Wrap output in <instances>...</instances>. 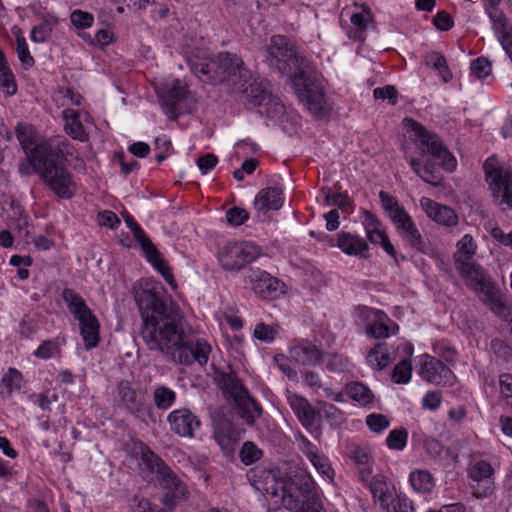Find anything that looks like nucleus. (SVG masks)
Instances as JSON below:
<instances>
[{
  "label": "nucleus",
  "instance_id": "1",
  "mask_svg": "<svg viewBox=\"0 0 512 512\" xmlns=\"http://www.w3.org/2000/svg\"><path fill=\"white\" fill-rule=\"evenodd\" d=\"M134 297L142 319L140 336L149 350L176 364L208 363L211 346L187 327L180 307L162 287L141 288Z\"/></svg>",
  "mask_w": 512,
  "mask_h": 512
},
{
  "label": "nucleus",
  "instance_id": "2",
  "mask_svg": "<svg viewBox=\"0 0 512 512\" xmlns=\"http://www.w3.org/2000/svg\"><path fill=\"white\" fill-rule=\"evenodd\" d=\"M190 66L192 72L203 82L213 84L227 82L231 85H239L241 91L247 92L241 82L246 81L249 71L236 54L221 52L213 58H197L191 61Z\"/></svg>",
  "mask_w": 512,
  "mask_h": 512
},
{
  "label": "nucleus",
  "instance_id": "3",
  "mask_svg": "<svg viewBox=\"0 0 512 512\" xmlns=\"http://www.w3.org/2000/svg\"><path fill=\"white\" fill-rule=\"evenodd\" d=\"M46 154L33 165L43 182L62 199H71L77 192L73 175L64 164V151L60 144L55 148L41 147Z\"/></svg>",
  "mask_w": 512,
  "mask_h": 512
},
{
  "label": "nucleus",
  "instance_id": "4",
  "mask_svg": "<svg viewBox=\"0 0 512 512\" xmlns=\"http://www.w3.org/2000/svg\"><path fill=\"white\" fill-rule=\"evenodd\" d=\"M291 82L300 101L315 118L325 119L330 116L332 103L326 96L320 74L301 70L291 77Z\"/></svg>",
  "mask_w": 512,
  "mask_h": 512
},
{
  "label": "nucleus",
  "instance_id": "5",
  "mask_svg": "<svg viewBox=\"0 0 512 512\" xmlns=\"http://www.w3.org/2000/svg\"><path fill=\"white\" fill-rule=\"evenodd\" d=\"M405 126L414 133V141L419 149L421 156L432 155L433 158L440 160L441 166L446 171L455 170L457 161L454 155L446 148L440 137L428 131L422 124L411 119H404Z\"/></svg>",
  "mask_w": 512,
  "mask_h": 512
},
{
  "label": "nucleus",
  "instance_id": "6",
  "mask_svg": "<svg viewBox=\"0 0 512 512\" xmlns=\"http://www.w3.org/2000/svg\"><path fill=\"white\" fill-rule=\"evenodd\" d=\"M312 488V481L308 477L286 484L283 500L287 507L294 512H326L321 503L310 498Z\"/></svg>",
  "mask_w": 512,
  "mask_h": 512
},
{
  "label": "nucleus",
  "instance_id": "7",
  "mask_svg": "<svg viewBox=\"0 0 512 512\" xmlns=\"http://www.w3.org/2000/svg\"><path fill=\"white\" fill-rule=\"evenodd\" d=\"M483 168L493 196L512 209V169L501 165L495 157L488 158Z\"/></svg>",
  "mask_w": 512,
  "mask_h": 512
},
{
  "label": "nucleus",
  "instance_id": "8",
  "mask_svg": "<svg viewBox=\"0 0 512 512\" xmlns=\"http://www.w3.org/2000/svg\"><path fill=\"white\" fill-rule=\"evenodd\" d=\"M244 283L262 300H275L286 292V284L265 270L250 267L244 274Z\"/></svg>",
  "mask_w": 512,
  "mask_h": 512
},
{
  "label": "nucleus",
  "instance_id": "9",
  "mask_svg": "<svg viewBox=\"0 0 512 512\" xmlns=\"http://www.w3.org/2000/svg\"><path fill=\"white\" fill-rule=\"evenodd\" d=\"M260 254V248L251 242H234L222 248L218 254V261L227 271L241 270L256 260Z\"/></svg>",
  "mask_w": 512,
  "mask_h": 512
},
{
  "label": "nucleus",
  "instance_id": "10",
  "mask_svg": "<svg viewBox=\"0 0 512 512\" xmlns=\"http://www.w3.org/2000/svg\"><path fill=\"white\" fill-rule=\"evenodd\" d=\"M267 61L281 73H288L296 63V52L289 39L282 35L272 36L267 48Z\"/></svg>",
  "mask_w": 512,
  "mask_h": 512
},
{
  "label": "nucleus",
  "instance_id": "11",
  "mask_svg": "<svg viewBox=\"0 0 512 512\" xmlns=\"http://www.w3.org/2000/svg\"><path fill=\"white\" fill-rule=\"evenodd\" d=\"M16 137L24 150L28 161L33 166L37 159L40 160L46 154L41 152V147L55 148L60 143L53 140L36 141V131L32 125L18 123L15 127Z\"/></svg>",
  "mask_w": 512,
  "mask_h": 512
},
{
  "label": "nucleus",
  "instance_id": "12",
  "mask_svg": "<svg viewBox=\"0 0 512 512\" xmlns=\"http://www.w3.org/2000/svg\"><path fill=\"white\" fill-rule=\"evenodd\" d=\"M498 4L499 2H488L486 12L498 41L512 62V24Z\"/></svg>",
  "mask_w": 512,
  "mask_h": 512
},
{
  "label": "nucleus",
  "instance_id": "13",
  "mask_svg": "<svg viewBox=\"0 0 512 512\" xmlns=\"http://www.w3.org/2000/svg\"><path fill=\"white\" fill-rule=\"evenodd\" d=\"M343 15L348 16L353 25L348 37L357 41L365 40L368 28L374 27V16L370 8L354 2L351 7L347 6L342 10L341 16Z\"/></svg>",
  "mask_w": 512,
  "mask_h": 512
},
{
  "label": "nucleus",
  "instance_id": "14",
  "mask_svg": "<svg viewBox=\"0 0 512 512\" xmlns=\"http://www.w3.org/2000/svg\"><path fill=\"white\" fill-rule=\"evenodd\" d=\"M131 232L135 240L140 244L146 259L152 266L165 278V280H173V274L168 263L162 258L161 253L152 241L147 237L140 225L132 227Z\"/></svg>",
  "mask_w": 512,
  "mask_h": 512
},
{
  "label": "nucleus",
  "instance_id": "15",
  "mask_svg": "<svg viewBox=\"0 0 512 512\" xmlns=\"http://www.w3.org/2000/svg\"><path fill=\"white\" fill-rule=\"evenodd\" d=\"M419 374L423 380L436 385H452L454 381L451 369L440 360L427 354L421 357Z\"/></svg>",
  "mask_w": 512,
  "mask_h": 512
},
{
  "label": "nucleus",
  "instance_id": "16",
  "mask_svg": "<svg viewBox=\"0 0 512 512\" xmlns=\"http://www.w3.org/2000/svg\"><path fill=\"white\" fill-rule=\"evenodd\" d=\"M117 394L125 410L135 418L144 420L146 414H151V406H146L144 400L138 397L137 390L130 381H120Z\"/></svg>",
  "mask_w": 512,
  "mask_h": 512
},
{
  "label": "nucleus",
  "instance_id": "17",
  "mask_svg": "<svg viewBox=\"0 0 512 512\" xmlns=\"http://www.w3.org/2000/svg\"><path fill=\"white\" fill-rule=\"evenodd\" d=\"M167 422L173 433L186 438H193L195 430L199 429L201 425L198 416L187 408L171 411L167 416Z\"/></svg>",
  "mask_w": 512,
  "mask_h": 512
},
{
  "label": "nucleus",
  "instance_id": "18",
  "mask_svg": "<svg viewBox=\"0 0 512 512\" xmlns=\"http://www.w3.org/2000/svg\"><path fill=\"white\" fill-rule=\"evenodd\" d=\"M159 99L165 114L171 120L179 116L178 104L186 98L187 89L181 80L175 79L159 92Z\"/></svg>",
  "mask_w": 512,
  "mask_h": 512
},
{
  "label": "nucleus",
  "instance_id": "19",
  "mask_svg": "<svg viewBox=\"0 0 512 512\" xmlns=\"http://www.w3.org/2000/svg\"><path fill=\"white\" fill-rule=\"evenodd\" d=\"M392 223L401 237L408 242L413 249L422 253L426 251V242L412 217L407 212L397 217Z\"/></svg>",
  "mask_w": 512,
  "mask_h": 512
},
{
  "label": "nucleus",
  "instance_id": "20",
  "mask_svg": "<svg viewBox=\"0 0 512 512\" xmlns=\"http://www.w3.org/2000/svg\"><path fill=\"white\" fill-rule=\"evenodd\" d=\"M459 275L472 287L476 293L480 294L493 282L484 269L474 261L455 265Z\"/></svg>",
  "mask_w": 512,
  "mask_h": 512
},
{
  "label": "nucleus",
  "instance_id": "21",
  "mask_svg": "<svg viewBox=\"0 0 512 512\" xmlns=\"http://www.w3.org/2000/svg\"><path fill=\"white\" fill-rule=\"evenodd\" d=\"M420 202L426 215L436 223L447 227L457 225L458 215L452 208L441 205L427 197H423Z\"/></svg>",
  "mask_w": 512,
  "mask_h": 512
},
{
  "label": "nucleus",
  "instance_id": "22",
  "mask_svg": "<svg viewBox=\"0 0 512 512\" xmlns=\"http://www.w3.org/2000/svg\"><path fill=\"white\" fill-rule=\"evenodd\" d=\"M337 246L347 255L361 259H369V246L364 238L349 232H340L337 235Z\"/></svg>",
  "mask_w": 512,
  "mask_h": 512
},
{
  "label": "nucleus",
  "instance_id": "23",
  "mask_svg": "<svg viewBox=\"0 0 512 512\" xmlns=\"http://www.w3.org/2000/svg\"><path fill=\"white\" fill-rule=\"evenodd\" d=\"M214 379L224 396L231 398L234 402L237 399L241 400V396L248 392L237 375L232 371H217L215 372Z\"/></svg>",
  "mask_w": 512,
  "mask_h": 512
},
{
  "label": "nucleus",
  "instance_id": "24",
  "mask_svg": "<svg viewBox=\"0 0 512 512\" xmlns=\"http://www.w3.org/2000/svg\"><path fill=\"white\" fill-rule=\"evenodd\" d=\"M283 203V192L279 187H268L260 190L254 200L256 210L262 213L269 210H279Z\"/></svg>",
  "mask_w": 512,
  "mask_h": 512
},
{
  "label": "nucleus",
  "instance_id": "25",
  "mask_svg": "<svg viewBox=\"0 0 512 512\" xmlns=\"http://www.w3.org/2000/svg\"><path fill=\"white\" fill-rule=\"evenodd\" d=\"M483 297V301L489 304L491 311L498 317L511 321V307L507 305L503 295L492 283L490 286H486V289L480 293Z\"/></svg>",
  "mask_w": 512,
  "mask_h": 512
},
{
  "label": "nucleus",
  "instance_id": "26",
  "mask_svg": "<svg viewBox=\"0 0 512 512\" xmlns=\"http://www.w3.org/2000/svg\"><path fill=\"white\" fill-rule=\"evenodd\" d=\"M291 359L301 365L314 366L320 363L322 352L310 342H299L289 349Z\"/></svg>",
  "mask_w": 512,
  "mask_h": 512
},
{
  "label": "nucleus",
  "instance_id": "27",
  "mask_svg": "<svg viewBox=\"0 0 512 512\" xmlns=\"http://www.w3.org/2000/svg\"><path fill=\"white\" fill-rule=\"evenodd\" d=\"M364 483L367 484L374 501L378 502L380 507L396 494L394 487L383 475L370 476L368 482Z\"/></svg>",
  "mask_w": 512,
  "mask_h": 512
},
{
  "label": "nucleus",
  "instance_id": "28",
  "mask_svg": "<svg viewBox=\"0 0 512 512\" xmlns=\"http://www.w3.org/2000/svg\"><path fill=\"white\" fill-rule=\"evenodd\" d=\"M136 454L139 456V468L141 472L145 474L144 477L153 473L157 475L162 466L166 464L157 454L142 442L139 443Z\"/></svg>",
  "mask_w": 512,
  "mask_h": 512
},
{
  "label": "nucleus",
  "instance_id": "29",
  "mask_svg": "<svg viewBox=\"0 0 512 512\" xmlns=\"http://www.w3.org/2000/svg\"><path fill=\"white\" fill-rule=\"evenodd\" d=\"M349 457L358 465L359 479L368 482L372 475V457L367 448L351 445L348 450Z\"/></svg>",
  "mask_w": 512,
  "mask_h": 512
},
{
  "label": "nucleus",
  "instance_id": "30",
  "mask_svg": "<svg viewBox=\"0 0 512 512\" xmlns=\"http://www.w3.org/2000/svg\"><path fill=\"white\" fill-rule=\"evenodd\" d=\"M62 297L67 304L69 311L78 321L88 317L89 314H93L91 309L87 306L85 300L75 290L70 288L63 289Z\"/></svg>",
  "mask_w": 512,
  "mask_h": 512
},
{
  "label": "nucleus",
  "instance_id": "31",
  "mask_svg": "<svg viewBox=\"0 0 512 512\" xmlns=\"http://www.w3.org/2000/svg\"><path fill=\"white\" fill-rule=\"evenodd\" d=\"M79 325L85 348L92 349L96 347L100 341V324L97 317L94 314H89L88 317L79 320Z\"/></svg>",
  "mask_w": 512,
  "mask_h": 512
},
{
  "label": "nucleus",
  "instance_id": "32",
  "mask_svg": "<svg viewBox=\"0 0 512 512\" xmlns=\"http://www.w3.org/2000/svg\"><path fill=\"white\" fill-rule=\"evenodd\" d=\"M214 439L226 454L233 452L236 436L232 423L229 421L219 422L215 427Z\"/></svg>",
  "mask_w": 512,
  "mask_h": 512
},
{
  "label": "nucleus",
  "instance_id": "33",
  "mask_svg": "<svg viewBox=\"0 0 512 512\" xmlns=\"http://www.w3.org/2000/svg\"><path fill=\"white\" fill-rule=\"evenodd\" d=\"M234 403L239 410L241 418L250 426H252L255 420L262 414L261 406L250 396L249 392H246L241 396V400L237 399Z\"/></svg>",
  "mask_w": 512,
  "mask_h": 512
},
{
  "label": "nucleus",
  "instance_id": "34",
  "mask_svg": "<svg viewBox=\"0 0 512 512\" xmlns=\"http://www.w3.org/2000/svg\"><path fill=\"white\" fill-rule=\"evenodd\" d=\"M411 169L419 176L423 181L433 186H437L440 183V178L435 174V165L431 159H427L423 162L414 157H406Z\"/></svg>",
  "mask_w": 512,
  "mask_h": 512
},
{
  "label": "nucleus",
  "instance_id": "35",
  "mask_svg": "<svg viewBox=\"0 0 512 512\" xmlns=\"http://www.w3.org/2000/svg\"><path fill=\"white\" fill-rule=\"evenodd\" d=\"M160 485L170 491L173 494V497L178 495H184L185 486L183 482L178 478V476L174 473V471L168 467L166 464L162 466V468L158 471L156 475Z\"/></svg>",
  "mask_w": 512,
  "mask_h": 512
},
{
  "label": "nucleus",
  "instance_id": "36",
  "mask_svg": "<svg viewBox=\"0 0 512 512\" xmlns=\"http://www.w3.org/2000/svg\"><path fill=\"white\" fill-rule=\"evenodd\" d=\"M454 253L455 265L473 261V256L477 250V244L470 234L464 235L456 244Z\"/></svg>",
  "mask_w": 512,
  "mask_h": 512
},
{
  "label": "nucleus",
  "instance_id": "37",
  "mask_svg": "<svg viewBox=\"0 0 512 512\" xmlns=\"http://www.w3.org/2000/svg\"><path fill=\"white\" fill-rule=\"evenodd\" d=\"M22 385V373L16 368L10 367L1 379L0 394L3 397H10L14 391H19Z\"/></svg>",
  "mask_w": 512,
  "mask_h": 512
},
{
  "label": "nucleus",
  "instance_id": "38",
  "mask_svg": "<svg viewBox=\"0 0 512 512\" xmlns=\"http://www.w3.org/2000/svg\"><path fill=\"white\" fill-rule=\"evenodd\" d=\"M152 399L156 408L166 411L175 404L177 394L172 388L166 385H158L153 390Z\"/></svg>",
  "mask_w": 512,
  "mask_h": 512
},
{
  "label": "nucleus",
  "instance_id": "39",
  "mask_svg": "<svg viewBox=\"0 0 512 512\" xmlns=\"http://www.w3.org/2000/svg\"><path fill=\"white\" fill-rule=\"evenodd\" d=\"M366 361L374 370H382L389 365L391 359L386 343H377L367 354Z\"/></svg>",
  "mask_w": 512,
  "mask_h": 512
},
{
  "label": "nucleus",
  "instance_id": "40",
  "mask_svg": "<svg viewBox=\"0 0 512 512\" xmlns=\"http://www.w3.org/2000/svg\"><path fill=\"white\" fill-rule=\"evenodd\" d=\"M63 117L66 121L65 131L72 138L80 141L86 140V133L84 127L80 121L78 112L72 109H66L63 111Z\"/></svg>",
  "mask_w": 512,
  "mask_h": 512
},
{
  "label": "nucleus",
  "instance_id": "41",
  "mask_svg": "<svg viewBox=\"0 0 512 512\" xmlns=\"http://www.w3.org/2000/svg\"><path fill=\"white\" fill-rule=\"evenodd\" d=\"M320 362L331 372H347L351 369L349 359L337 353H322Z\"/></svg>",
  "mask_w": 512,
  "mask_h": 512
},
{
  "label": "nucleus",
  "instance_id": "42",
  "mask_svg": "<svg viewBox=\"0 0 512 512\" xmlns=\"http://www.w3.org/2000/svg\"><path fill=\"white\" fill-rule=\"evenodd\" d=\"M494 469L491 464L485 460H479L471 463L468 468V476L475 482H482L492 479Z\"/></svg>",
  "mask_w": 512,
  "mask_h": 512
},
{
  "label": "nucleus",
  "instance_id": "43",
  "mask_svg": "<svg viewBox=\"0 0 512 512\" xmlns=\"http://www.w3.org/2000/svg\"><path fill=\"white\" fill-rule=\"evenodd\" d=\"M347 394L349 397L359 402L361 405H368L373 401L372 391L360 382H351L347 385Z\"/></svg>",
  "mask_w": 512,
  "mask_h": 512
},
{
  "label": "nucleus",
  "instance_id": "44",
  "mask_svg": "<svg viewBox=\"0 0 512 512\" xmlns=\"http://www.w3.org/2000/svg\"><path fill=\"white\" fill-rule=\"evenodd\" d=\"M380 508L383 512H415L413 502L406 496L397 494Z\"/></svg>",
  "mask_w": 512,
  "mask_h": 512
},
{
  "label": "nucleus",
  "instance_id": "45",
  "mask_svg": "<svg viewBox=\"0 0 512 512\" xmlns=\"http://www.w3.org/2000/svg\"><path fill=\"white\" fill-rule=\"evenodd\" d=\"M424 62L426 66H431L437 70L443 77L444 81L451 78V73L448 69L446 58L436 51H431L425 55Z\"/></svg>",
  "mask_w": 512,
  "mask_h": 512
},
{
  "label": "nucleus",
  "instance_id": "46",
  "mask_svg": "<svg viewBox=\"0 0 512 512\" xmlns=\"http://www.w3.org/2000/svg\"><path fill=\"white\" fill-rule=\"evenodd\" d=\"M412 487L419 492L426 493L433 488V480L431 474L426 470L414 471L409 477Z\"/></svg>",
  "mask_w": 512,
  "mask_h": 512
},
{
  "label": "nucleus",
  "instance_id": "47",
  "mask_svg": "<svg viewBox=\"0 0 512 512\" xmlns=\"http://www.w3.org/2000/svg\"><path fill=\"white\" fill-rule=\"evenodd\" d=\"M379 198L383 209L389 214L391 221L402 215L405 209L400 206L398 200L385 191H380Z\"/></svg>",
  "mask_w": 512,
  "mask_h": 512
},
{
  "label": "nucleus",
  "instance_id": "48",
  "mask_svg": "<svg viewBox=\"0 0 512 512\" xmlns=\"http://www.w3.org/2000/svg\"><path fill=\"white\" fill-rule=\"evenodd\" d=\"M388 321L390 325L381 320L375 321L367 328V334L377 339L388 337L391 333L395 334L398 330V325L389 319Z\"/></svg>",
  "mask_w": 512,
  "mask_h": 512
},
{
  "label": "nucleus",
  "instance_id": "49",
  "mask_svg": "<svg viewBox=\"0 0 512 512\" xmlns=\"http://www.w3.org/2000/svg\"><path fill=\"white\" fill-rule=\"evenodd\" d=\"M278 330L279 325L277 324L267 325L263 322H259L254 328L253 336L257 340L270 343L276 338Z\"/></svg>",
  "mask_w": 512,
  "mask_h": 512
},
{
  "label": "nucleus",
  "instance_id": "50",
  "mask_svg": "<svg viewBox=\"0 0 512 512\" xmlns=\"http://www.w3.org/2000/svg\"><path fill=\"white\" fill-rule=\"evenodd\" d=\"M263 455L262 450H260L253 442L246 441L239 453L240 459L243 464L251 465L258 461Z\"/></svg>",
  "mask_w": 512,
  "mask_h": 512
},
{
  "label": "nucleus",
  "instance_id": "51",
  "mask_svg": "<svg viewBox=\"0 0 512 512\" xmlns=\"http://www.w3.org/2000/svg\"><path fill=\"white\" fill-rule=\"evenodd\" d=\"M412 375V365L409 360L400 361L392 371V379L395 383L406 384L410 381Z\"/></svg>",
  "mask_w": 512,
  "mask_h": 512
},
{
  "label": "nucleus",
  "instance_id": "52",
  "mask_svg": "<svg viewBox=\"0 0 512 512\" xmlns=\"http://www.w3.org/2000/svg\"><path fill=\"white\" fill-rule=\"evenodd\" d=\"M408 431L405 428L394 429L390 431L386 439V444L390 449L403 450L407 444Z\"/></svg>",
  "mask_w": 512,
  "mask_h": 512
},
{
  "label": "nucleus",
  "instance_id": "53",
  "mask_svg": "<svg viewBox=\"0 0 512 512\" xmlns=\"http://www.w3.org/2000/svg\"><path fill=\"white\" fill-rule=\"evenodd\" d=\"M0 88L8 96H12L17 92L16 80L9 66L0 71Z\"/></svg>",
  "mask_w": 512,
  "mask_h": 512
},
{
  "label": "nucleus",
  "instance_id": "54",
  "mask_svg": "<svg viewBox=\"0 0 512 512\" xmlns=\"http://www.w3.org/2000/svg\"><path fill=\"white\" fill-rule=\"evenodd\" d=\"M16 51L18 54V58L23 66L24 69L31 68L35 61L34 58L30 55L28 44L26 42V39L23 36H18L16 39Z\"/></svg>",
  "mask_w": 512,
  "mask_h": 512
},
{
  "label": "nucleus",
  "instance_id": "55",
  "mask_svg": "<svg viewBox=\"0 0 512 512\" xmlns=\"http://www.w3.org/2000/svg\"><path fill=\"white\" fill-rule=\"evenodd\" d=\"M58 354H60V348L57 340L44 341L34 351V356L39 359H49Z\"/></svg>",
  "mask_w": 512,
  "mask_h": 512
},
{
  "label": "nucleus",
  "instance_id": "56",
  "mask_svg": "<svg viewBox=\"0 0 512 512\" xmlns=\"http://www.w3.org/2000/svg\"><path fill=\"white\" fill-rule=\"evenodd\" d=\"M310 462L316 468V470L326 479L332 480L334 477V470L332 469L328 458L319 453L315 457H313Z\"/></svg>",
  "mask_w": 512,
  "mask_h": 512
},
{
  "label": "nucleus",
  "instance_id": "57",
  "mask_svg": "<svg viewBox=\"0 0 512 512\" xmlns=\"http://www.w3.org/2000/svg\"><path fill=\"white\" fill-rule=\"evenodd\" d=\"M70 19L76 28L84 29L92 26L94 16L89 12L74 10L70 15Z\"/></svg>",
  "mask_w": 512,
  "mask_h": 512
},
{
  "label": "nucleus",
  "instance_id": "58",
  "mask_svg": "<svg viewBox=\"0 0 512 512\" xmlns=\"http://www.w3.org/2000/svg\"><path fill=\"white\" fill-rule=\"evenodd\" d=\"M470 69L478 79H483L491 73V63L488 59L479 57L472 61Z\"/></svg>",
  "mask_w": 512,
  "mask_h": 512
},
{
  "label": "nucleus",
  "instance_id": "59",
  "mask_svg": "<svg viewBox=\"0 0 512 512\" xmlns=\"http://www.w3.org/2000/svg\"><path fill=\"white\" fill-rule=\"evenodd\" d=\"M366 424L373 432L380 433L389 426V420L383 414H370L366 418Z\"/></svg>",
  "mask_w": 512,
  "mask_h": 512
},
{
  "label": "nucleus",
  "instance_id": "60",
  "mask_svg": "<svg viewBox=\"0 0 512 512\" xmlns=\"http://www.w3.org/2000/svg\"><path fill=\"white\" fill-rule=\"evenodd\" d=\"M249 218V213L244 208L232 207L226 212V219L233 226L244 224Z\"/></svg>",
  "mask_w": 512,
  "mask_h": 512
},
{
  "label": "nucleus",
  "instance_id": "61",
  "mask_svg": "<svg viewBox=\"0 0 512 512\" xmlns=\"http://www.w3.org/2000/svg\"><path fill=\"white\" fill-rule=\"evenodd\" d=\"M397 90L394 86L387 85L384 87L375 88L373 91V96L376 99L385 100L388 99L392 105L397 103Z\"/></svg>",
  "mask_w": 512,
  "mask_h": 512
},
{
  "label": "nucleus",
  "instance_id": "62",
  "mask_svg": "<svg viewBox=\"0 0 512 512\" xmlns=\"http://www.w3.org/2000/svg\"><path fill=\"white\" fill-rule=\"evenodd\" d=\"M435 27L441 31H448L450 30L453 25L454 21L451 15L446 11H439L432 20Z\"/></svg>",
  "mask_w": 512,
  "mask_h": 512
},
{
  "label": "nucleus",
  "instance_id": "63",
  "mask_svg": "<svg viewBox=\"0 0 512 512\" xmlns=\"http://www.w3.org/2000/svg\"><path fill=\"white\" fill-rule=\"evenodd\" d=\"M317 415L318 412L313 408L311 404H309L308 409L304 407L296 416L304 427L310 428L314 425Z\"/></svg>",
  "mask_w": 512,
  "mask_h": 512
},
{
  "label": "nucleus",
  "instance_id": "64",
  "mask_svg": "<svg viewBox=\"0 0 512 512\" xmlns=\"http://www.w3.org/2000/svg\"><path fill=\"white\" fill-rule=\"evenodd\" d=\"M442 402L441 391L428 392L422 399L423 408L429 410H436L440 407Z\"/></svg>",
  "mask_w": 512,
  "mask_h": 512
}]
</instances>
